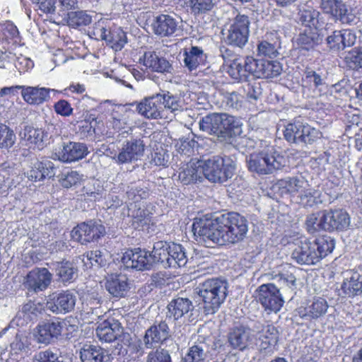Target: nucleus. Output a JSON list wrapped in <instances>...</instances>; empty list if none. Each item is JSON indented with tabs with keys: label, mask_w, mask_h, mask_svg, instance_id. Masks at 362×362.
I'll list each match as a JSON object with an SVG mask.
<instances>
[{
	"label": "nucleus",
	"mask_w": 362,
	"mask_h": 362,
	"mask_svg": "<svg viewBox=\"0 0 362 362\" xmlns=\"http://www.w3.org/2000/svg\"><path fill=\"white\" fill-rule=\"evenodd\" d=\"M83 194H86L92 201H99L104 197L105 191L103 188L97 184H88L83 188Z\"/></svg>",
	"instance_id": "nucleus-63"
},
{
	"label": "nucleus",
	"mask_w": 362,
	"mask_h": 362,
	"mask_svg": "<svg viewBox=\"0 0 362 362\" xmlns=\"http://www.w3.org/2000/svg\"><path fill=\"white\" fill-rule=\"evenodd\" d=\"M0 42L18 43L20 42L17 27L11 21L0 25Z\"/></svg>",
	"instance_id": "nucleus-49"
},
{
	"label": "nucleus",
	"mask_w": 362,
	"mask_h": 362,
	"mask_svg": "<svg viewBox=\"0 0 362 362\" xmlns=\"http://www.w3.org/2000/svg\"><path fill=\"white\" fill-rule=\"evenodd\" d=\"M320 8L336 21L349 25L356 23L357 18L353 11L341 0H320Z\"/></svg>",
	"instance_id": "nucleus-10"
},
{
	"label": "nucleus",
	"mask_w": 362,
	"mask_h": 362,
	"mask_svg": "<svg viewBox=\"0 0 362 362\" xmlns=\"http://www.w3.org/2000/svg\"><path fill=\"white\" fill-rule=\"evenodd\" d=\"M228 288V282L218 278L208 279L199 284L197 293L206 315L217 312L227 297Z\"/></svg>",
	"instance_id": "nucleus-3"
},
{
	"label": "nucleus",
	"mask_w": 362,
	"mask_h": 362,
	"mask_svg": "<svg viewBox=\"0 0 362 362\" xmlns=\"http://www.w3.org/2000/svg\"><path fill=\"white\" fill-rule=\"evenodd\" d=\"M296 268L289 264L281 266V269L274 276V279L282 286L293 289L296 286V278L294 275Z\"/></svg>",
	"instance_id": "nucleus-42"
},
{
	"label": "nucleus",
	"mask_w": 362,
	"mask_h": 362,
	"mask_svg": "<svg viewBox=\"0 0 362 362\" xmlns=\"http://www.w3.org/2000/svg\"><path fill=\"white\" fill-rule=\"evenodd\" d=\"M246 57L233 59L228 67L229 76L237 82L247 81L250 76Z\"/></svg>",
	"instance_id": "nucleus-37"
},
{
	"label": "nucleus",
	"mask_w": 362,
	"mask_h": 362,
	"mask_svg": "<svg viewBox=\"0 0 362 362\" xmlns=\"http://www.w3.org/2000/svg\"><path fill=\"white\" fill-rule=\"evenodd\" d=\"M194 308L192 301L188 298H177L173 300L168 305V317L173 320H178Z\"/></svg>",
	"instance_id": "nucleus-35"
},
{
	"label": "nucleus",
	"mask_w": 362,
	"mask_h": 362,
	"mask_svg": "<svg viewBox=\"0 0 362 362\" xmlns=\"http://www.w3.org/2000/svg\"><path fill=\"white\" fill-rule=\"evenodd\" d=\"M76 302V294L71 291H66L53 294L47 303V308L52 313L64 314L74 310Z\"/></svg>",
	"instance_id": "nucleus-15"
},
{
	"label": "nucleus",
	"mask_w": 362,
	"mask_h": 362,
	"mask_svg": "<svg viewBox=\"0 0 362 362\" xmlns=\"http://www.w3.org/2000/svg\"><path fill=\"white\" fill-rule=\"evenodd\" d=\"M348 66L353 69L362 68V47L355 48L345 57Z\"/></svg>",
	"instance_id": "nucleus-60"
},
{
	"label": "nucleus",
	"mask_w": 362,
	"mask_h": 362,
	"mask_svg": "<svg viewBox=\"0 0 362 362\" xmlns=\"http://www.w3.org/2000/svg\"><path fill=\"white\" fill-rule=\"evenodd\" d=\"M297 202L305 207H312L322 203L321 192L312 188L309 184L306 189L298 197Z\"/></svg>",
	"instance_id": "nucleus-46"
},
{
	"label": "nucleus",
	"mask_w": 362,
	"mask_h": 362,
	"mask_svg": "<svg viewBox=\"0 0 362 362\" xmlns=\"http://www.w3.org/2000/svg\"><path fill=\"white\" fill-rule=\"evenodd\" d=\"M80 357L82 362H110L107 351L92 344L83 345L80 351Z\"/></svg>",
	"instance_id": "nucleus-32"
},
{
	"label": "nucleus",
	"mask_w": 362,
	"mask_h": 362,
	"mask_svg": "<svg viewBox=\"0 0 362 362\" xmlns=\"http://www.w3.org/2000/svg\"><path fill=\"white\" fill-rule=\"evenodd\" d=\"M140 62L146 70L151 72L170 74L173 71L170 62L153 51L144 52L142 58H140Z\"/></svg>",
	"instance_id": "nucleus-23"
},
{
	"label": "nucleus",
	"mask_w": 362,
	"mask_h": 362,
	"mask_svg": "<svg viewBox=\"0 0 362 362\" xmlns=\"http://www.w3.org/2000/svg\"><path fill=\"white\" fill-rule=\"evenodd\" d=\"M95 332L100 341L107 343L115 341L122 333L120 325L113 319L100 323Z\"/></svg>",
	"instance_id": "nucleus-31"
},
{
	"label": "nucleus",
	"mask_w": 362,
	"mask_h": 362,
	"mask_svg": "<svg viewBox=\"0 0 362 362\" xmlns=\"http://www.w3.org/2000/svg\"><path fill=\"white\" fill-rule=\"evenodd\" d=\"M169 336V328L165 322L151 326L146 331L144 343L147 349H151L165 341Z\"/></svg>",
	"instance_id": "nucleus-30"
},
{
	"label": "nucleus",
	"mask_w": 362,
	"mask_h": 362,
	"mask_svg": "<svg viewBox=\"0 0 362 362\" xmlns=\"http://www.w3.org/2000/svg\"><path fill=\"white\" fill-rule=\"evenodd\" d=\"M145 144L141 139L136 138L127 141L122 144L118 154H115L112 159L119 165L130 163L138 160L143 156Z\"/></svg>",
	"instance_id": "nucleus-11"
},
{
	"label": "nucleus",
	"mask_w": 362,
	"mask_h": 362,
	"mask_svg": "<svg viewBox=\"0 0 362 362\" xmlns=\"http://www.w3.org/2000/svg\"><path fill=\"white\" fill-rule=\"evenodd\" d=\"M66 325L65 321L59 320L45 322L37 326L35 338L38 343L48 344L61 334Z\"/></svg>",
	"instance_id": "nucleus-20"
},
{
	"label": "nucleus",
	"mask_w": 362,
	"mask_h": 362,
	"mask_svg": "<svg viewBox=\"0 0 362 362\" xmlns=\"http://www.w3.org/2000/svg\"><path fill=\"white\" fill-rule=\"evenodd\" d=\"M56 272L59 280L64 283H70L77 276V269L69 262L57 263Z\"/></svg>",
	"instance_id": "nucleus-47"
},
{
	"label": "nucleus",
	"mask_w": 362,
	"mask_h": 362,
	"mask_svg": "<svg viewBox=\"0 0 362 362\" xmlns=\"http://www.w3.org/2000/svg\"><path fill=\"white\" fill-rule=\"evenodd\" d=\"M308 185V181L302 175L286 177L280 181V186L292 196H296L297 198Z\"/></svg>",
	"instance_id": "nucleus-36"
},
{
	"label": "nucleus",
	"mask_w": 362,
	"mask_h": 362,
	"mask_svg": "<svg viewBox=\"0 0 362 362\" xmlns=\"http://www.w3.org/2000/svg\"><path fill=\"white\" fill-rule=\"evenodd\" d=\"M105 288L114 297H124L129 288L128 279L123 274H112L107 279Z\"/></svg>",
	"instance_id": "nucleus-33"
},
{
	"label": "nucleus",
	"mask_w": 362,
	"mask_h": 362,
	"mask_svg": "<svg viewBox=\"0 0 362 362\" xmlns=\"http://www.w3.org/2000/svg\"><path fill=\"white\" fill-rule=\"evenodd\" d=\"M250 21L245 15L238 14L230 21L228 28L223 33L225 42L230 45L243 47L247 42Z\"/></svg>",
	"instance_id": "nucleus-8"
},
{
	"label": "nucleus",
	"mask_w": 362,
	"mask_h": 362,
	"mask_svg": "<svg viewBox=\"0 0 362 362\" xmlns=\"http://www.w3.org/2000/svg\"><path fill=\"white\" fill-rule=\"evenodd\" d=\"M122 262L127 269H148L152 263V257L148 252L136 248L126 251L122 257Z\"/></svg>",
	"instance_id": "nucleus-16"
},
{
	"label": "nucleus",
	"mask_w": 362,
	"mask_h": 362,
	"mask_svg": "<svg viewBox=\"0 0 362 362\" xmlns=\"http://www.w3.org/2000/svg\"><path fill=\"white\" fill-rule=\"evenodd\" d=\"M146 362H172V360L168 350L158 349L148 353Z\"/></svg>",
	"instance_id": "nucleus-64"
},
{
	"label": "nucleus",
	"mask_w": 362,
	"mask_h": 362,
	"mask_svg": "<svg viewBox=\"0 0 362 362\" xmlns=\"http://www.w3.org/2000/svg\"><path fill=\"white\" fill-rule=\"evenodd\" d=\"M320 12L313 8L303 9L299 13V20L305 29H317L320 30L322 23L320 21Z\"/></svg>",
	"instance_id": "nucleus-43"
},
{
	"label": "nucleus",
	"mask_w": 362,
	"mask_h": 362,
	"mask_svg": "<svg viewBox=\"0 0 362 362\" xmlns=\"http://www.w3.org/2000/svg\"><path fill=\"white\" fill-rule=\"evenodd\" d=\"M344 281L341 285L339 295L343 297H354L362 293V276L357 272L347 270L343 273Z\"/></svg>",
	"instance_id": "nucleus-24"
},
{
	"label": "nucleus",
	"mask_w": 362,
	"mask_h": 362,
	"mask_svg": "<svg viewBox=\"0 0 362 362\" xmlns=\"http://www.w3.org/2000/svg\"><path fill=\"white\" fill-rule=\"evenodd\" d=\"M228 341L233 349L243 351L253 348L255 334L254 331L247 326H235L229 332Z\"/></svg>",
	"instance_id": "nucleus-12"
},
{
	"label": "nucleus",
	"mask_w": 362,
	"mask_h": 362,
	"mask_svg": "<svg viewBox=\"0 0 362 362\" xmlns=\"http://www.w3.org/2000/svg\"><path fill=\"white\" fill-rule=\"evenodd\" d=\"M87 146L83 143L70 141L64 144L56 153L58 160L64 163H72L83 159L88 153Z\"/></svg>",
	"instance_id": "nucleus-21"
},
{
	"label": "nucleus",
	"mask_w": 362,
	"mask_h": 362,
	"mask_svg": "<svg viewBox=\"0 0 362 362\" xmlns=\"http://www.w3.org/2000/svg\"><path fill=\"white\" fill-rule=\"evenodd\" d=\"M126 194L128 199V206L131 204H141V200L147 199L149 196L148 188L141 186L140 183H131L127 187Z\"/></svg>",
	"instance_id": "nucleus-44"
},
{
	"label": "nucleus",
	"mask_w": 362,
	"mask_h": 362,
	"mask_svg": "<svg viewBox=\"0 0 362 362\" xmlns=\"http://www.w3.org/2000/svg\"><path fill=\"white\" fill-rule=\"evenodd\" d=\"M92 22V16L86 11H70L67 13V23L74 28L86 26Z\"/></svg>",
	"instance_id": "nucleus-48"
},
{
	"label": "nucleus",
	"mask_w": 362,
	"mask_h": 362,
	"mask_svg": "<svg viewBox=\"0 0 362 362\" xmlns=\"http://www.w3.org/2000/svg\"><path fill=\"white\" fill-rule=\"evenodd\" d=\"M181 21L175 14H160L152 24L153 30L160 37H171L179 30Z\"/></svg>",
	"instance_id": "nucleus-17"
},
{
	"label": "nucleus",
	"mask_w": 362,
	"mask_h": 362,
	"mask_svg": "<svg viewBox=\"0 0 362 362\" xmlns=\"http://www.w3.org/2000/svg\"><path fill=\"white\" fill-rule=\"evenodd\" d=\"M215 0H188L192 12L195 14H202L211 11L214 6Z\"/></svg>",
	"instance_id": "nucleus-56"
},
{
	"label": "nucleus",
	"mask_w": 362,
	"mask_h": 362,
	"mask_svg": "<svg viewBox=\"0 0 362 362\" xmlns=\"http://www.w3.org/2000/svg\"><path fill=\"white\" fill-rule=\"evenodd\" d=\"M323 223L327 231L344 230L350 224V218L342 209L325 210Z\"/></svg>",
	"instance_id": "nucleus-22"
},
{
	"label": "nucleus",
	"mask_w": 362,
	"mask_h": 362,
	"mask_svg": "<svg viewBox=\"0 0 362 362\" xmlns=\"http://www.w3.org/2000/svg\"><path fill=\"white\" fill-rule=\"evenodd\" d=\"M84 180V175L76 170L63 173L59 179L61 185L64 188H70L80 184Z\"/></svg>",
	"instance_id": "nucleus-55"
},
{
	"label": "nucleus",
	"mask_w": 362,
	"mask_h": 362,
	"mask_svg": "<svg viewBox=\"0 0 362 362\" xmlns=\"http://www.w3.org/2000/svg\"><path fill=\"white\" fill-rule=\"evenodd\" d=\"M183 57L185 66L190 71L196 70L201 65H204L206 60V55L203 49L196 46L191 47L189 49L185 48Z\"/></svg>",
	"instance_id": "nucleus-34"
},
{
	"label": "nucleus",
	"mask_w": 362,
	"mask_h": 362,
	"mask_svg": "<svg viewBox=\"0 0 362 362\" xmlns=\"http://www.w3.org/2000/svg\"><path fill=\"white\" fill-rule=\"evenodd\" d=\"M141 115L148 119H157L163 115L161 104V94L146 98L136 107Z\"/></svg>",
	"instance_id": "nucleus-27"
},
{
	"label": "nucleus",
	"mask_w": 362,
	"mask_h": 362,
	"mask_svg": "<svg viewBox=\"0 0 362 362\" xmlns=\"http://www.w3.org/2000/svg\"><path fill=\"white\" fill-rule=\"evenodd\" d=\"M170 253L167 259V267H181L185 266L187 262L185 248L180 244L170 245Z\"/></svg>",
	"instance_id": "nucleus-41"
},
{
	"label": "nucleus",
	"mask_w": 362,
	"mask_h": 362,
	"mask_svg": "<svg viewBox=\"0 0 362 362\" xmlns=\"http://www.w3.org/2000/svg\"><path fill=\"white\" fill-rule=\"evenodd\" d=\"M203 178L212 183H223L230 179L235 173V164L228 156H214L206 160H200Z\"/></svg>",
	"instance_id": "nucleus-5"
},
{
	"label": "nucleus",
	"mask_w": 362,
	"mask_h": 362,
	"mask_svg": "<svg viewBox=\"0 0 362 362\" xmlns=\"http://www.w3.org/2000/svg\"><path fill=\"white\" fill-rule=\"evenodd\" d=\"M284 136L289 143L312 144L321 137V132L308 124L296 120L285 126Z\"/></svg>",
	"instance_id": "nucleus-7"
},
{
	"label": "nucleus",
	"mask_w": 362,
	"mask_h": 362,
	"mask_svg": "<svg viewBox=\"0 0 362 362\" xmlns=\"http://www.w3.org/2000/svg\"><path fill=\"white\" fill-rule=\"evenodd\" d=\"M262 71L259 73L262 78H272L279 76L282 71V66L277 61L264 60L261 65Z\"/></svg>",
	"instance_id": "nucleus-53"
},
{
	"label": "nucleus",
	"mask_w": 362,
	"mask_h": 362,
	"mask_svg": "<svg viewBox=\"0 0 362 362\" xmlns=\"http://www.w3.org/2000/svg\"><path fill=\"white\" fill-rule=\"evenodd\" d=\"M207 349L204 343H199L191 346L182 362H206L207 358Z\"/></svg>",
	"instance_id": "nucleus-45"
},
{
	"label": "nucleus",
	"mask_w": 362,
	"mask_h": 362,
	"mask_svg": "<svg viewBox=\"0 0 362 362\" xmlns=\"http://www.w3.org/2000/svg\"><path fill=\"white\" fill-rule=\"evenodd\" d=\"M257 300L267 313H277L284 304L279 288L274 284H264L257 290Z\"/></svg>",
	"instance_id": "nucleus-9"
},
{
	"label": "nucleus",
	"mask_w": 362,
	"mask_h": 362,
	"mask_svg": "<svg viewBox=\"0 0 362 362\" xmlns=\"http://www.w3.org/2000/svg\"><path fill=\"white\" fill-rule=\"evenodd\" d=\"M161 104L163 112L164 110H168L172 113H175L182 110L181 99L177 96L170 94L169 92L161 94Z\"/></svg>",
	"instance_id": "nucleus-52"
},
{
	"label": "nucleus",
	"mask_w": 362,
	"mask_h": 362,
	"mask_svg": "<svg viewBox=\"0 0 362 362\" xmlns=\"http://www.w3.org/2000/svg\"><path fill=\"white\" fill-rule=\"evenodd\" d=\"M329 305L326 299L322 297H314L307 302L303 303L296 310L303 319L311 320L323 317L327 312Z\"/></svg>",
	"instance_id": "nucleus-14"
},
{
	"label": "nucleus",
	"mask_w": 362,
	"mask_h": 362,
	"mask_svg": "<svg viewBox=\"0 0 362 362\" xmlns=\"http://www.w3.org/2000/svg\"><path fill=\"white\" fill-rule=\"evenodd\" d=\"M279 335V331L274 325L264 326L258 332V339L255 338V345L260 352L271 354L277 344Z\"/></svg>",
	"instance_id": "nucleus-19"
},
{
	"label": "nucleus",
	"mask_w": 362,
	"mask_h": 362,
	"mask_svg": "<svg viewBox=\"0 0 362 362\" xmlns=\"http://www.w3.org/2000/svg\"><path fill=\"white\" fill-rule=\"evenodd\" d=\"M324 214L323 211L320 212L317 215L311 214L306 220V226L308 230L310 233L319 231L320 230H326V228L323 223Z\"/></svg>",
	"instance_id": "nucleus-57"
},
{
	"label": "nucleus",
	"mask_w": 362,
	"mask_h": 362,
	"mask_svg": "<svg viewBox=\"0 0 362 362\" xmlns=\"http://www.w3.org/2000/svg\"><path fill=\"white\" fill-rule=\"evenodd\" d=\"M170 245L166 242H157L153 245L151 257L152 262H160L167 267V259L169 257Z\"/></svg>",
	"instance_id": "nucleus-50"
},
{
	"label": "nucleus",
	"mask_w": 362,
	"mask_h": 362,
	"mask_svg": "<svg viewBox=\"0 0 362 362\" xmlns=\"http://www.w3.org/2000/svg\"><path fill=\"white\" fill-rule=\"evenodd\" d=\"M104 234V226L93 221L81 223L74 228L71 233L72 239L81 244L95 241Z\"/></svg>",
	"instance_id": "nucleus-13"
},
{
	"label": "nucleus",
	"mask_w": 362,
	"mask_h": 362,
	"mask_svg": "<svg viewBox=\"0 0 362 362\" xmlns=\"http://www.w3.org/2000/svg\"><path fill=\"white\" fill-rule=\"evenodd\" d=\"M105 41L115 51H120L127 43V33L120 27L115 26L109 30Z\"/></svg>",
	"instance_id": "nucleus-40"
},
{
	"label": "nucleus",
	"mask_w": 362,
	"mask_h": 362,
	"mask_svg": "<svg viewBox=\"0 0 362 362\" xmlns=\"http://www.w3.org/2000/svg\"><path fill=\"white\" fill-rule=\"evenodd\" d=\"M241 126L242 123L238 118L226 113L209 115L199 121L201 130L218 137L238 134L240 132Z\"/></svg>",
	"instance_id": "nucleus-6"
},
{
	"label": "nucleus",
	"mask_w": 362,
	"mask_h": 362,
	"mask_svg": "<svg viewBox=\"0 0 362 362\" xmlns=\"http://www.w3.org/2000/svg\"><path fill=\"white\" fill-rule=\"evenodd\" d=\"M52 274L46 268H35L26 276L25 286L35 293L45 291L51 284Z\"/></svg>",
	"instance_id": "nucleus-18"
},
{
	"label": "nucleus",
	"mask_w": 362,
	"mask_h": 362,
	"mask_svg": "<svg viewBox=\"0 0 362 362\" xmlns=\"http://www.w3.org/2000/svg\"><path fill=\"white\" fill-rule=\"evenodd\" d=\"M83 262L86 267L93 266L103 267L105 259L100 250L90 251L83 256Z\"/></svg>",
	"instance_id": "nucleus-58"
},
{
	"label": "nucleus",
	"mask_w": 362,
	"mask_h": 362,
	"mask_svg": "<svg viewBox=\"0 0 362 362\" xmlns=\"http://www.w3.org/2000/svg\"><path fill=\"white\" fill-rule=\"evenodd\" d=\"M192 231L206 247H212L211 243L220 245L235 244L246 237L248 221L240 214L230 212L214 220L197 219L192 224Z\"/></svg>",
	"instance_id": "nucleus-1"
},
{
	"label": "nucleus",
	"mask_w": 362,
	"mask_h": 362,
	"mask_svg": "<svg viewBox=\"0 0 362 362\" xmlns=\"http://www.w3.org/2000/svg\"><path fill=\"white\" fill-rule=\"evenodd\" d=\"M128 208L129 215L132 217L134 223H137L138 226L146 224L150 221V213L141 204H131Z\"/></svg>",
	"instance_id": "nucleus-51"
},
{
	"label": "nucleus",
	"mask_w": 362,
	"mask_h": 362,
	"mask_svg": "<svg viewBox=\"0 0 362 362\" xmlns=\"http://www.w3.org/2000/svg\"><path fill=\"white\" fill-rule=\"evenodd\" d=\"M50 92L57 90L45 87L23 86L21 96L23 100L30 105H40L47 101Z\"/></svg>",
	"instance_id": "nucleus-25"
},
{
	"label": "nucleus",
	"mask_w": 362,
	"mask_h": 362,
	"mask_svg": "<svg viewBox=\"0 0 362 362\" xmlns=\"http://www.w3.org/2000/svg\"><path fill=\"white\" fill-rule=\"evenodd\" d=\"M258 54L269 58L276 57L279 54L278 45L267 41H262L257 47Z\"/></svg>",
	"instance_id": "nucleus-61"
},
{
	"label": "nucleus",
	"mask_w": 362,
	"mask_h": 362,
	"mask_svg": "<svg viewBox=\"0 0 362 362\" xmlns=\"http://www.w3.org/2000/svg\"><path fill=\"white\" fill-rule=\"evenodd\" d=\"M27 177L33 182H38L55 175V167L51 160L44 159L35 162L30 170L27 172Z\"/></svg>",
	"instance_id": "nucleus-29"
},
{
	"label": "nucleus",
	"mask_w": 362,
	"mask_h": 362,
	"mask_svg": "<svg viewBox=\"0 0 362 362\" xmlns=\"http://www.w3.org/2000/svg\"><path fill=\"white\" fill-rule=\"evenodd\" d=\"M200 160H192L183 164L179 169L178 178L184 185H189L203 180Z\"/></svg>",
	"instance_id": "nucleus-28"
},
{
	"label": "nucleus",
	"mask_w": 362,
	"mask_h": 362,
	"mask_svg": "<svg viewBox=\"0 0 362 362\" xmlns=\"http://www.w3.org/2000/svg\"><path fill=\"white\" fill-rule=\"evenodd\" d=\"M106 21L100 20L94 24L89 31V36L97 40H105L109 30L106 28Z\"/></svg>",
	"instance_id": "nucleus-62"
},
{
	"label": "nucleus",
	"mask_w": 362,
	"mask_h": 362,
	"mask_svg": "<svg viewBox=\"0 0 362 362\" xmlns=\"http://www.w3.org/2000/svg\"><path fill=\"white\" fill-rule=\"evenodd\" d=\"M45 133L41 129L26 126L20 132V142L29 148L42 149L45 145Z\"/></svg>",
	"instance_id": "nucleus-26"
},
{
	"label": "nucleus",
	"mask_w": 362,
	"mask_h": 362,
	"mask_svg": "<svg viewBox=\"0 0 362 362\" xmlns=\"http://www.w3.org/2000/svg\"><path fill=\"white\" fill-rule=\"evenodd\" d=\"M221 96L222 106L228 110H239L244 103V97L237 91L221 89L218 91Z\"/></svg>",
	"instance_id": "nucleus-38"
},
{
	"label": "nucleus",
	"mask_w": 362,
	"mask_h": 362,
	"mask_svg": "<svg viewBox=\"0 0 362 362\" xmlns=\"http://www.w3.org/2000/svg\"><path fill=\"white\" fill-rule=\"evenodd\" d=\"M16 141V135L13 131L7 125L0 123V148L8 149Z\"/></svg>",
	"instance_id": "nucleus-54"
},
{
	"label": "nucleus",
	"mask_w": 362,
	"mask_h": 362,
	"mask_svg": "<svg viewBox=\"0 0 362 362\" xmlns=\"http://www.w3.org/2000/svg\"><path fill=\"white\" fill-rule=\"evenodd\" d=\"M292 258L300 264L312 265L319 262L331 253L335 246L334 239L329 236L319 237L313 241L300 237L293 243Z\"/></svg>",
	"instance_id": "nucleus-2"
},
{
	"label": "nucleus",
	"mask_w": 362,
	"mask_h": 362,
	"mask_svg": "<svg viewBox=\"0 0 362 362\" xmlns=\"http://www.w3.org/2000/svg\"><path fill=\"white\" fill-rule=\"evenodd\" d=\"M29 341L23 334H16L15 339L11 344V354L19 355L25 352L28 349Z\"/></svg>",
	"instance_id": "nucleus-59"
},
{
	"label": "nucleus",
	"mask_w": 362,
	"mask_h": 362,
	"mask_svg": "<svg viewBox=\"0 0 362 362\" xmlns=\"http://www.w3.org/2000/svg\"><path fill=\"white\" fill-rule=\"evenodd\" d=\"M320 30L305 29L297 38V44L299 47L305 50L313 49L322 40L320 37Z\"/></svg>",
	"instance_id": "nucleus-39"
},
{
	"label": "nucleus",
	"mask_w": 362,
	"mask_h": 362,
	"mask_svg": "<svg viewBox=\"0 0 362 362\" xmlns=\"http://www.w3.org/2000/svg\"><path fill=\"white\" fill-rule=\"evenodd\" d=\"M285 163V158L273 146H267L247 158L249 170L259 175L272 174L284 167Z\"/></svg>",
	"instance_id": "nucleus-4"
}]
</instances>
